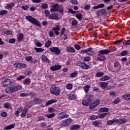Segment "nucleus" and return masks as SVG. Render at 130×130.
I'll return each mask as SVG.
<instances>
[{"label": "nucleus", "mask_w": 130, "mask_h": 130, "mask_svg": "<svg viewBox=\"0 0 130 130\" xmlns=\"http://www.w3.org/2000/svg\"><path fill=\"white\" fill-rule=\"evenodd\" d=\"M22 88V85H16L15 86H12L11 87H8L5 89V92L6 93H14L17 92L18 90H21Z\"/></svg>", "instance_id": "nucleus-1"}, {"label": "nucleus", "mask_w": 130, "mask_h": 130, "mask_svg": "<svg viewBox=\"0 0 130 130\" xmlns=\"http://www.w3.org/2000/svg\"><path fill=\"white\" fill-rule=\"evenodd\" d=\"M92 101H93V95L88 94L86 96V99L83 101L82 104L84 106H89L92 103Z\"/></svg>", "instance_id": "nucleus-2"}, {"label": "nucleus", "mask_w": 130, "mask_h": 130, "mask_svg": "<svg viewBox=\"0 0 130 130\" xmlns=\"http://www.w3.org/2000/svg\"><path fill=\"white\" fill-rule=\"evenodd\" d=\"M50 93L55 95V96H59L60 95V89L58 87L52 85L50 88Z\"/></svg>", "instance_id": "nucleus-3"}, {"label": "nucleus", "mask_w": 130, "mask_h": 130, "mask_svg": "<svg viewBox=\"0 0 130 130\" xmlns=\"http://www.w3.org/2000/svg\"><path fill=\"white\" fill-rule=\"evenodd\" d=\"M25 19H27V21L30 22L31 24H34V25H35L36 26H40L39 21H38L35 18L30 15L26 16Z\"/></svg>", "instance_id": "nucleus-4"}, {"label": "nucleus", "mask_w": 130, "mask_h": 130, "mask_svg": "<svg viewBox=\"0 0 130 130\" xmlns=\"http://www.w3.org/2000/svg\"><path fill=\"white\" fill-rule=\"evenodd\" d=\"M49 50L51 52H53L55 53L56 55H59L60 53L61 52L60 51V49L57 47H52L49 48Z\"/></svg>", "instance_id": "nucleus-5"}, {"label": "nucleus", "mask_w": 130, "mask_h": 130, "mask_svg": "<svg viewBox=\"0 0 130 130\" xmlns=\"http://www.w3.org/2000/svg\"><path fill=\"white\" fill-rule=\"evenodd\" d=\"M69 116V114L67 113V112H61L58 114L57 118L61 120L63 118H68Z\"/></svg>", "instance_id": "nucleus-6"}, {"label": "nucleus", "mask_w": 130, "mask_h": 130, "mask_svg": "<svg viewBox=\"0 0 130 130\" xmlns=\"http://www.w3.org/2000/svg\"><path fill=\"white\" fill-rule=\"evenodd\" d=\"M11 84H12V80L9 78L3 79L1 82V85L3 87H7V86L11 85Z\"/></svg>", "instance_id": "nucleus-7"}, {"label": "nucleus", "mask_w": 130, "mask_h": 130, "mask_svg": "<svg viewBox=\"0 0 130 130\" xmlns=\"http://www.w3.org/2000/svg\"><path fill=\"white\" fill-rule=\"evenodd\" d=\"M77 66L83 70H88L89 69V66L87 65L85 62H79L78 63Z\"/></svg>", "instance_id": "nucleus-8"}, {"label": "nucleus", "mask_w": 130, "mask_h": 130, "mask_svg": "<svg viewBox=\"0 0 130 130\" xmlns=\"http://www.w3.org/2000/svg\"><path fill=\"white\" fill-rule=\"evenodd\" d=\"M111 51L107 49H104L99 51L98 56H101V55H104V54H108V53H110Z\"/></svg>", "instance_id": "nucleus-9"}, {"label": "nucleus", "mask_w": 130, "mask_h": 130, "mask_svg": "<svg viewBox=\"0 0 130 130\" xmlns=\"http://www.w3.org/2000/svg\"><path fill=\"white\" fill-rule=\"evenodd\" d=\"M14 7H15V2H12L10 4H6V6L5 7V9H6V10H9V11H12Z\"/></svg>", "instance_id": "nucleus-10"}, {"label": "nucleus", "mask_w": 130, "mask_h": 130, "mask_svg": "<svg viewBox=\"0 0 130 130\" xmlns=\"http://www.w3.org/2000/svg\"><path fill=\"white\" fill-rule=\"evenodd\" d=\"M14 67L16 69H24V68H26V64L16 62L14 64Z\"/></svg>", "instance_id": "nucleus-11"}, {"label": "nucleus", "mask_w": 130, "mask_h": 130, "mask_svg": "<svg viewBox=\"0 0 130 130\" xmlns=\"http://www.w3.org/2000/svg\"><path fill=\"white\" fill-rule=\"evenodd\" d=\"M61 65L55 64L50 68V70L51 71H52V72H55V71H59V70L61 69Z\"/></svg>", "instance_id": "nucleus-12"}, {"label": "nucleus", "mask_w": 130, "mask_h": 130, "mask_svg": "<svg viewBox=\"0 0 130 130\" xmlns=\"http://www.w3.org/2000/svg\"><path fill=\"white\" fill-rule=\"evenodd\" d=\"M127 121L126 119H116V123H118V124H123V123H125Z\"/></svg>", "instance_id": "nucleus-13"}, {"label": "nucleus", "mask_w": 130, "mask_h": 130, "mask_svg": "<svg viewBox=\"0 0 130 130\" xmlns=\"http://www.w3.org/2000/svg\"><path fill=\"white\" fill-rule=\"evenodd\" d=\"M96 54L95 51H93V48H87V55H94Z\"/></svg>", "instance_id": "nucleus-14"}, {"label": "nucleus", "mask_w": 130, "mask_h": 130, "mask_svg": "<svg viewBox=\"0 0 130 130\" xmlns=\"http://www.w3.org/2000/svg\"><path fill=\"white\" fill-rule=\"evenodd\" d=\"M57 102V100L55 99H52L48 101L46 103V106H49V105H51V104H53V103H56Z\"/></svg>", "instance_id": "nucleus-15"}, {"label": "nucleus", "mask_w": 130, "mask_h": 130, "mask_svg": "<svg viewBox=\"0 0 130 130\" xmlns=\"http://www.w3.org/2000/svg\"><path fill=\"white\" fill-rule=\"evenodd\" d=\"M41 59L42 61H45V62H47V63H50V60H49L48 58L44 55H42Z\"/></svg>", "instance_id": "nucleus-16"}, {"label": "nucleus", "mask_w": 130, "mask_h": 130, "mask_svg": "<svg viewBox=\"0 0 130 130\" xmlns=\"http://www.w3.org/2000/svg\"><path fill=\"white\" fill-rule=\"evenodd\" d=\"M105 7V5L104 4H100L98 6H93L92 7V10H98V9H102V8H104Z\"/></svg>", "instance_id": "nucleus-17"}, {"label": "nucleus", "mask_w": 130, "mask_h": 130, "mask_svg": "<svg viewBox=\"0 0 130 130\" xmlns=\"http://www.w3.org/2000/svg\"><path fill=\"white\" fill-rule=\"evenodd\" d=\"M114 123H116V118H114L112 120H108L107 122V124L108 125H111L113 124Z\"/></svg>", "instance_id": "nucleus-18"}, {"label": "nucleus", "mask_w": 130, "mask_h": 130, "mask_svg": "<svg viewBox=\"0 0 130 130\" xmlns=\"http://www.w3.org/2000/svg\"><path fill=\"white\" fill-rule=\"evenodd\" d=\"M66 50L68 52H72L73 53L76 52V50L73 47H67L66 48Z\"/></svg>", "instance_id": "nucleus-19"}, {"label": "nucleus", "mask_w": 130, "mask_h": 130, "mask_svg": "<svg viewBox=\"0 0 130 130\" xmlns=\"http://www.w3.org/2000/svg\"><path fill=\"white\" fill-rule=\"evenodd\" d=\"M49 19L52 20H55L57 19V13H54L50 15Z\"/></svg>", "instance_id": "nucleus-20"}, {"label": "nucleus", "mask_w": 130, "mask_h": 130, "mask_svg": "<svg viewBox=\"0 0 130 130\" xmlns=\"http://www.w3.org/2000/svg\"><path fill=\"white\" fill-rule=\"evenodd\" d=\"M121 97L122 99H124L127 101H130V94L122 95Z\"/></svg>", "instance_id": "nucleus-21"}, {"label": "nucleus", "mask_w": 130, "mask_h": 130, "mask_svg": "<svg viewBox=\"0 0 130 130\" xmlns=\"http://www.w3.org/2000/svg\"><path fill=\"white\" fill-rule=\"evenodd\" d=\"M23 39H24V35L22 33L19 34L17 37V41H18L19 42H20Z\"/></svg>", "instance_id": "nucleus-22"}, {"label": "nucleus", "mask_w": 130, "mask_h": 130, "mask_svg": "<svg viewBox=\"0 0 130 130\" xmlns=\"http://www.w3.org/2000/svg\"><path fill=\"white\" fill-rule=\"evenodd\" d=\"M109 110H110L109 108H105V107L101 108L99 109V111H100V112H108Z\"/></svg>", "instance_id": "nucleus-23"}, {"label": "nucleus", "mask_w": 130, "mask_h": 130, "mask_svg": "<svg viewBox=\"0 0 130 130\" xmlns=\"http://www.w3.org/2000/svg\"><path fill=\"white\" fill-rule=\"evenodd\" d=\"M15 125H16V124H12L9 125V126L5 127V129L9 130V129H12V128H14L15 127Z\"/></svg>", "instance_id": "nucleus-24"}, {"label": "nucleus", "mask_w": 130, "mask_h": 130, "mask_svg": "<svg viewBox=\"0 0 130 130\" xmlns=\"http://www.w3.org/2000/svg\"><path fill=\"white\" fill-rule=\"evenodd\" d=\"M31 83V80L29 78H26L23 80L24 85H29Z\"/></svg>", "instance_id": "nucleus-25"}, {"label": "nucleus", "mask_w": 130, "mask_h": 130, "mask_svg": "<svg viewBox=\"0 0 130 130\" xmlns=\"http://www.w3.org/2000/svg\"><path fill=\"white\" fill-rule=\"evenodd\" d=\"M92 104L95 105V106H98L99 104H100V100L99 99H95L93 101Z\"/></svg>", "instance_id": "nucleus-26"}, {"label": "nucleus", "mask_w": 130, "mask_h": 130, "mask_svg": "<svg viewBox=\"0 0 130 130\" xmlns=\"http://www.w3.org/2000/svg\"><path fill=\"white\" fill-rule=\"evenodd\" d=\"M81 127L80 125H73L71 126L70 129L74 130V129H78V128H80Z\"/></svg>", "instance_id": "nucleus-27"}, {"label": "nucleus", "mask_w": 130, "mask_h": 130, "mask_svg": "<svg viewBox=\"0 0 130 130\" xmlns=\"http://www.w3.org/2000/svg\"><path fill=\"white\" fill-rule=\"evenodd\" d=\"M90 88H91V85H85L84 87H83V89L85 91V93H88V92H89V89H90Z\"/></svg>", "instance_id": "nucleus-28"}, {"label": "nucleus", "mask_w": 130, "mask_h": 130, "mask_svg": "<svg viewBox=\"0 0 130 130\" xmlns=\"http://www.w3.org/2000/svg\"><path fill=\"white\" fill-rule=\"evenodd\" d=\"M69 100H75V99H77V96H76V94H70L69 95Z\"/></svg>", "instance_id": "nucleus-29"}, {"label": "nucleus", "mask_w": 130, "mask_h": 130, "mask_svg": "<svg viewBox=\"0 0 130 130\" xmlns=\"http://www.w3.org/2000/svg\"><path fill=\"white\" fill-rule=\"evenodd\" d=\"M110 79L109 76L106 75L100 79V81H108Z\"/></svg>", "instance_id": "nucleus-30"}, {"label": "nucleus", "mask_w": 130, "mask_h": 130, "mask_svg": "<svg viewBox=\"0 0 130 130\" xmlns=\"http://www.w3.org/2000/svg\"><path fill=\"white\" fill-rule=\"evenodd\" d=\"M27 111H28V109H23L21 115V117H26V114L27 113Z\"/></svg>", "instance_id": "nucleus-31"}, {"label": "nucleus", "mask_w": 130, "mask_h": 130, "mask_svg": "<svg viewBox=\"0 0 130 130\" xmlns=\"http://www.w3.org/2000/svg\"><path fill=\"white\" fill-rule=\"evenodd\" d=\"M95 107H96V106L93 104L89 106V109L92 110V111H96V110H97V109Z\"/></svg>", "instance_id": "nucleus-32"}, {"label": "nucleus", "mask_w": 130, "mask_h": 130, "mask_svg": "<svg viewBox=\"0 0 130 130\" xmlns=\"http://www.w3.org/2000/svg\"><path fill=\"white\" fill-rule=\"evenodd\" d=\"M76 17L77 19L79 20V21H81L83 18V15L81 13H78L76 14Z\"/></svg>", "instance_id": "nucleus-33"}, {"label": "nucleus", "mask_w": 130, "mask_h": 130, "mask_svg": "<svg viewBox=\"0 0 130 130\" xmlns=\"http://www.w3.org/2000/svg\"><path fill=\"white\" fill-rule=\"evenodd\" d=\"M35 50H36V52H43V51H44V49L42 48L35 47Z\"/></svg>", "instance_id": "nucleus-34"}, {"label": "nucleus", "mask_w": 130, "mask_h": 130, "mask_svg": "<svg viewBox=\"0 0 130 130\" xmlns=\"http://www.w3.org/2000/svg\"><path fill=\"white\" fill-rule=\"evenodd\" d=\"M96 77L97 78H100V77H102V76H104V73L102 72H99L95 74Z\"/></svg>", "instance_id": "nucleus-35"}, {"label": "nucleus", "mask_w": 130, "mask_h": 130, "mask_svg": "<svg viewBox=\"0 0 130 130\" xmlns=\"http://www.w3.org/2000/svg\"><path fill=\"white\" fill-rule=\"evenodd\" d=\"M4 106L6 109H11V104L9 103L4 104Z\"/></svg>", "instance_id": "nucleus-36"}, {"label": "nucleus", "mask_w": 130, "mask_h": 130, "mask_svg": "<svg viewBox=\"0 0 130 130\" xmlns=\"http://www.w3.org/2000/svg\"><path fill=\"white\" fill-rule=\"evenodd\" d=\"M100 85L102 88H105L106 86L108 85V83L107 82H101Z\"/></svg>", "instance_id": "nucleus-37"}, {"label": "nucleus", "mask_w": 130, "mask_h": 130, "mask_svg": "<svg viewBox=\"0 0 130 130\" xmlns=\"http://www.w3.org/2000/svg\"><path fill=\"white\" fill-rule=\"evenodd\" d=\"M51 43H52V42H51V41L50 40H48L47 41V42L46 43L45 46L46 48H48V47H49L50 46V45H51Z\"/></svg>", "instance_id": "nucleus-38"}, {"label": "nucleus", "mask_w": 130, "mask_h": 130, "mask_svg": "<svg viewBox=\"0 0 130 130\" xmlns=\"http://www.w3.org/2000/svg\"><path fill=\"white\" fill-rule=\"evenodd\" d=\"M66 88L68 90H72L73 89V84L72 83H68L66 85Z\"/></svg>", "instance_id": "nucleus-39"}, {"label": "nucleus", "mask_w": 130, "mask_h": 130, "mask_svg": "<svg viewBox=\"0 0 130 130\" xmlns=\"http://www.w3.org/2000/svg\"><path fill=\"white\" fill-rule=\"evenodd\" d=\"M8 14V11L3 10L0 11V16H4V15H7Z\"/></svg>", "instance_id": "nucleus-40"}, {"label": "nucleus", "mask_w": 130, "mask_h": 130, "mask_svg": "<svg viewBox=\"0 0 130 130\" xmlns=\"http://www.w3.org/2000/svg\"><path fill=\"white\" fill-rule=\"evenodd\" d=\"M92 124L95 126H98L101 124V122L99 121H95L93 122Z\"/></svg>", "instance_id": "nucleus-41"}, {"label": "nucleus", "mask_w": 130, "mask_h": 130, "mask_svg": "<svg viewBox=\"0 0 130 130\" xmlns=\"http://www.w3.org/2000/svg\"><path fill=\"white\" fill-rule=\"evenodd\" d=\"M13 32L12 30H7L4 31V34H6V35H12Z\"/></svg>", "instance_id": "nucleus-42"}, {"label": "nucleus", "mask_w": 130, "mask_h": 130, "mask_svg": "<svg viewBox=\"0 0 130 130\" xmlns=\"http://www.w3.org/2000/svg\"><path fill=\"white\" fill-rule=\"evenodd\" d=\"M99 57H98V60L100 61H103L104 59H105V56H99Z\"/></svg>", "instance_id": "nucleus-43"}, {"label": "nucleus", "mask_w": 130, "mask_h": 130, "mask_svg": "<svg viewBox=\"0 0 130 130\" xmlns=\"http://www.w3.org/2000/svg\"><path fill=\"white\" fill-rule=\"evenodd\" d=\"M109 95H110V96H111V97H116V92H115V91H110Z\"/></svg>", "instance_id": "nucleus-44"}, {"label": "nucleus", "mask_w": 130, "mask_h": 130, "mask_svg": "<svg viewBox=\"0 0 130 130\" xmlns=\"http://www.w3.org/2000/svg\"><path fill=\"white\" fill-rule=\"evenodd\" d=\"M77 75H78V71H74L71 74L70 77L71 78H75Z\"/></svg>", "instance_id": "nucleus-45"}, {"label": "nucleus", "mask_w": 130, "mask_h": 130, "mask_svg": "<svg viewBox=\"0 0 130 130\" xmlns=\"http://www.w3.org/2000/svg\"><path fill=\"white\" fill-rule=\"evenodd\" d=\"M66 33V28L62 27L61 30L60 31V37H61L63 34Z\"/></svg>", "instance_id": "nucleus-46"}, {"label": "nucleus", "mask_w": 130, "mask_h": 130, "mask_svg": "<svg viewBox=\"0 0 130 130\" xmlns=\"http://www.w3.org/2000/svg\"><path fill=\"white\" fill-rule=\"evenodd\" d=\"M46 117H48V118H52V117H54L55 116V114L53 113V114H50L49 115H45Z\"/></svg>", "instance_id": "nucleus-47"}, {"label": "nucleus", "mask_w": 130, "mask_h": 130, "mask_svg": "<svg viewBox=\"0 0 130 130\" xmlns=\"http://www.w3.org/2000/svg\"><path fill=\"white\" fill-rule=\"evenodd\" d=\"M108 114L107 113L101 114L99 115V117H100V118H104V117H105V116H106V115H107Z\"/></svg>", "instance_id": "nucleus-48"}, {"label": "nucleus", "mask_w": 130, "mask_h": 130, "mask_svg": "<svg viewBox=\"0 0 130 130\" xmlns=\"http://www.w3.org/2000/svg\"><path fill=\"white\" fill-rule=\"evenodd\" d=\"M78 20H74L72 22L71 25H72V26H77L78 25Z\"/></svg>", "instance_id": "nucleus-49"}, {"label": "nucleus", "mask_w": 130, "mask_h": 130, "mask_svg": "<svg viewBox=\"0 0 130 130\" xmlns=\"http://www.w3.org/2000/svg\"><path fill=\"white\" fill-rule=\"evenodd\" d=\"M65 121L67 125H69V124H71V123L72 122V119H71L70 118H69L66 120H65Z\"/></svg>", "instance_id": "nucleus-50"}, {"label": "nucleus", "mask_w": 130, "mask_h": 130, "mask_svg": "<svg viewBox=\"0 0 130 130\" xmlns=\"http://www.w3.org/2000/svg\"><path fill=\"white\" fill-rule=\"evenodd\" d=\"M45 14L46 18H48L50 16V12L48 10H45Z\"/></svg>", "instance_id": "nucleus-51"}, {"label": "nucleus", "mask_w": 130, "mask_h": 130, "mask_svg": "<svg viewBox=\"0 0 130 130\" xmlns=\"http://www.w3.org/2000/svg\"><path fill=\"white\" fill-rule=\"evenodd\" d=\"M52 31H55V30H58V31L60 30V26H59V25H56V27H53L52 29Z\"/></svg>", "instance_id": "nucleus-52"}, {"label": "nucleus", "mask_w": 130, "mask_h": 130, "mask_svg": "<svg viewBox=\"0 0 130 130\" xmlns=\"http://www.w3.org/2000/svg\"><path fill=\"white\" fill-rule=\"evenodd\" d=\"M128 53V52L127 51L125 50L121 53V55L122 56H125V55H127V54Z\"/></svg>", "instance_id": "nucleus-53"}, {"label": "nucleus", "mask_w": 130, "mask_h": 130, "mask_svg": "<svg viewBox=\"0 0 130 130\" xmlns=\"http://www.w3.org/2000/svg\"><path fill=\"white\" fill-rule=\"evenodd\" d=\"M90 8H91V6L90 5H86L84 6V9L85 11H89V10H90Z\"/></svg>", "instance_id": "nucleus-54"}, {"label": "nucleus", "mask_w": 130, "mask_h": 130, "mask_svg": "<svg viewBox=\"0 0 130 130\" xmlns=\"http://www.w3.org/2000/svg\"><path fill=\"white\" fill-rule=\"evenodd\" d=\"M45 120V118L43 116H40L38 118L37 121H44Z\"/></svg>", "instance_id": "nucleus-55"}, {"label": "nucleus", "mask_w": 130, "mask_h": 130, "mask_svg": "<svg viewBox=\"0 0 130 130\" xmlns=\"http://www.w3.org/2000/svg\"><path fill=\"white\" fill-rule=\"evenodd\" d=\"M27 96H29V94L27 93H21L20 94V97H27Z\"/></svg>", "instance_id": "nucleus-56"}, {"label": "nucleus", "mask_w": 130, "mask_h": 130, "mask_svg": "<svg viewBox=\"0 0 130 130\" xmlns=\"http://www.w3.org/2000/svg\"><path fill=\"white\" fill-rule=\"evenodd\" d=\"M98 117L96 115H93L90 117V119H91V120H95V119H97Z\"/></svg>", "instance_id": "nucleus-57"}, {"label": "nucleus", "mask_w": 130, "mask_h": 130, "mask_svg": "<svg viewBox=\"0 0 130 130\" xmlns=\"http://www.w3.org/2000/svg\"><path fill=\"white\" fill-rule=\"evenodd\" d=\"M25 78V76L24 75H21L20 77L16 78L17 81H22L24 78Z\"/></svg>", "instance_id": "nucleus-58"}, {"label": "nucleus", "mask_w": 130, "mask_h": 130, "mask_svg": "<svg viewBox=\"0 0 130 130\" xmlns=\"http://www.w3.org/2000/svg\"><path fill=\"white\" fill-rule=\"evenodd\" d=\"M15 42H16V39L15 38H11L9 40V43H15Z\"/></svg>", "instance_id": "nucleus-59"}, {"label": "nucleus", "mask_w": 130, "mask_h": 130, "mask_svg": "<svg viewBox=\"0 0 130 130\" xmlns=\"http://www.w3.org/2000/svg\"><path fill=\"white\" fill-rule=\"evenodd\" d=\"M57 11H58V8L52 7V8L50 9V11L51 12V13H53V12H57Z\"/></svg>", "instance_id": "nucleus-60"}, {"label": "nucleus", "mask_w": 130, "mask_h": 130, "mask_svg": "<svg viewBox=\"0 0 130 130\" xmlns=\"http://www.w3.org/2000/svg\"><path fill=\"white\" fill-rule=\"evenodd\" d=\"M31 60H32V56H28L25 57V60H26V61H30Z\"/></svg>", "instance_id": "nucleus-61"}, {"label": "nucleus", "mask_w": 130, "mask_h": 130, "mask_svg": "<svg viewBox=\"0 0 130 130\" xmlns=\"http://www.w3.org/2000/svg\"><path fill=\"white\" fill-rule=\"evenodd\" d=\"M100 13H101V15H104L106 14V10L101 9L100 10Z\"/></svg>", "instance_id": "nucleus-62"}, {"label": "nucleus", "mask_w": 130, "mask_h": 130, "mask_svg": "<svg viewBox=\"0 0 130 130\" xmlns=\"http://www.w3.org/2000/svg\"><path fill=\"white\" fill-rule=\"evenodd\" d=\"M42 8L45 10L48 8V5L47 4L44 3L42 5Z\"/></svg>", "instance_id": "nucleus-63"}, {"label": "nucleus", "mask_w": 130, "mask_h": 130, "mask_svg": "<svg viewBox=\"0 0 130 130\" xmlns=\"http://www.w3.org/2000/svg\"><path fill=\"white\" fill-rule=\"evenodd\" d=\"M91 57L87 56L84 58V61H90V60H91Z\"/></svg>", "instance_id": "nucleus-64"}]
</instances>
